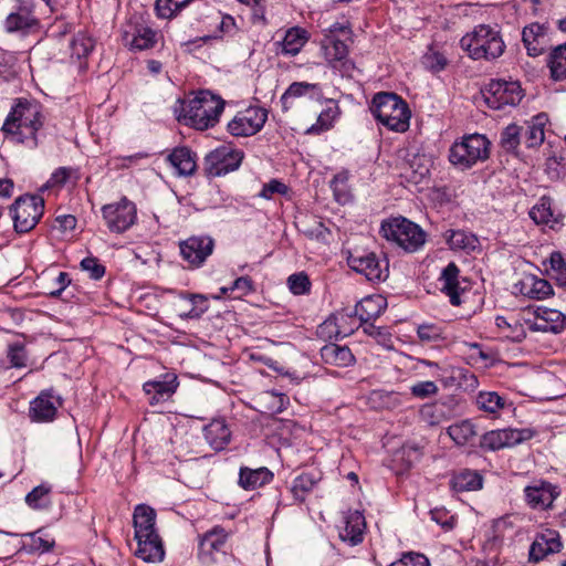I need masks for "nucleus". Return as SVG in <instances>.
I'll return each instance as SVG.
<instances>
[{"mask_svg":"<svg viewBox=\"0 0 566 566\" xmlns=\"http://www.w3.org/2000/svg\"><path fill=\"white\" fill-rule=\"evenodd\" d=\"M136 556L145 562H161L165 556L163 541L156 528V511L145 504L135 507L133 515Z\"/></svg>","mask_w":566,"mask_h":566,"instance_id":"1","label":"nucleus"},{"mask_svg":"<svg viewBox=\"0 0 566 566\" xmlns=\"http://www.w3.org/2000/svg\"><path fill=\"white\" fill-rule=\"evenodd\" d=\"M461 49L472 60L492 61L500 57L505 50L502 34L496 27L479 24L460 40Z\"/></svg>","mask_w":566,"mask_h":566,"instance_id":"2","label":"nucleus"},{"mask_svg":"<svg viewBox=\"0 0 566 566\" xmlns=\"http://www.w3.org/2000/svg\"><path fill=\"white\" fill-rule=\"evenodd\" d=\"M370 111L377 122L390 130L403 133L409 128L408 105L395 93H377L371 101Z\"/></svg>","mask_w":566,"mask_h":566,"instance_id":"3","label":"nucleus"},{"mask_svg":"<svg viewBox=\"0 0 566 566\" xmlns=\"http://www.w3.org/2000/svg\"><path fill=\"white\" fill-rule=\"evenodd\" d=\"M224 108V102L220 96L209 91H200L182 108L187 124L196 129L205 130L213 127Z\"/></svg>","mask_w":566,"mask_h":566,"instance_id":"4","label":"nucleus"},{"mask_svg":"<svg viewBox=\"0 0 566 566\" xmlns=\"http://www.w3.org/2000/svg\"><path fill=\"white\" fill-rule=\"evenodd\" d=\"M380 233L386 240L397 243L407 252L417 251L426 242L423 230L403 217L384 221L380 227Z\"/></svg>","mask_w":566,"mask_h":566,"instance_id":"5","label":"nucleus"},{"mask_svg":"<svg viewBox=\"0 0 566 566\" xmlns=\"http://www.w3.org/2000/svg\"><path fill=\"white\" fill-rule=\"evenodd\" d=\"M490 155V142L485 136L472 134L454 143L449 151V160L461 169H468L479 161H484Z\"/></svg>","mask_w":566,"mask_h":566,"instance_id":"6","label":"nucleus"},{"mask_svg":"<svg viewBox=\"0 0 566 566\" xmlns=\"http://www.w3.org/2000/svg\"><path fill=\"white\" fill-rule=\"evenodd\" d=\"M14 230L25 233L32 230L43 214L44 201L38 196H22L11 206Z\"/></svg>","mask_w":566,"mask_h":566,"instance_id":"7","label":"nucleus"},{"mask_svg":"<svg viewBox=\"0 0 566 566\" xmlns=\"http://www.w3.org/2000/svg\"><path fill=\"white\" fill-rule=\"evenodd\" d=\"M43 125L42 115L36 105L28 102H19L10 112L2 125L6 137L24 128L29 132H38Z\"/></svg>","mask_w":566,"mask_h":566,"instance_id":"8","label":"nucleus"},{"mask_svg":"<svg viewBox=\"0 0 566 566\" xmlns=\"http://www.w3.org/2000/svg\"><path fill=\"white\" fill-rule=\"evenodd\" d=\"M243 153L231 145H222L205 157V170L208 176L220 177L234 171L241 165Z\"/></svg>","mask_w":566,"mask_h":566,"instance_id":"9","label":"nucleus"},{"mask_svg":"<svg viewBox=\"0 0 566 566\" xmlns=\"http://www.w3.org/2000/svg\"><path fill=\"white\" fill-rule=\"evenodd\" d=\"M102 213L107 228L116 233L128 230L137 219L135 203L125 197L118 202L105 205L102 208Z\"/></svg>","mask_w":566,"mask_h":566,"instance_id":"10","label":"nucleus"},{"mask_svg":"<svg viewBox=\"0 0 566 566\" xmlns=\"http://www.w3.org/2000/svg\"><path fill=\"white\" fill-rule=\"evenodd\" d=\"M484 97L491 108L501 109L506 105L514 106L518 104L523 93L517 82L495 80L488 85Z\"/></svg>","mask_w":566,"mask_h":566,"instance_id":"11","label":"nucleus"},{"mask_svg":"<svg viewBox=\"0 0 566 566\" xmlns=\"http://www.w3.org/2000/svg\"><path fill=\"white\" fill-rule=\"evenodd\" d=\"M268 113L261 107H249L239 112L228 124V130L235 137L255 135L264 126Z\"/></svg>","mask_w":566,"mask_h":566,"instance_id":"12","label":"nucleus"},{"mask_svg":"<svg viewBox=\"0 0 566 566\" xmlns=\"http://www.w3.org/2000/svg\"><path fill=\"white\" fill-rule=\"evenodd\" d=\"M534 432L531 429H499L484 433L481 438V447L488 450H500L514 447L530 440Z\"/></svg>","mask_w":566,"mask_h":566,"instance_id":"13","label":"nucleus"},{"mask_svg":"<svg viewBox=\"0 0 566 566\" xmlns=\"http://www.w3.org/2000/svg\"><path fill=\"white\" fill-rule=\"evenodd\" d=\"M348 264L369 281H381L388 276V262L380 260L374 252L350 254Z\"/></svg>","mask_w":566,"mask_h":566,"instance_id":"14","label":"nucleus"},{"mask_svg":"<svg viewBox=\"0 0 566 566\" xmlns=\"http://www.w3.org/2000/svg\"><path fill=\"white\" fill-rule=\"evenodd\" d=\"M214 242L210 237H191L180 243V253L191 266H200L212 253Z\"/></svg>","mask_w":566,"mask_h":566,"instance_id":"15","label":"nucleus"},{"mask_svg":"<svg viewBox=\"0 0 566 566\" xmlns=\"http://www.w3.org/2000/svg\"><path fill=\"white\" fill-rule=\"evenodd\" d=\"M122 40L129 50L143 51L157 43V33L148 25L129 23L122 33Z\"/></svg>","mask_w":566,"mask_h":566,"instance_id":"16","label":"nucleus"},{"mask_svg":"<svg viewBox=\"0 0 566 566\" xmlns=\"http://www.w3.org/2000/svg\"><path fill=\"white\" fill-rule=\"evenodd\" d=\"M525 500L534 510H547L552 506L559 492L557 488L546 481H535L524 489Z\"/></svg>","mask_w":566,"mask_h":566,"instance_id":"17","label":"nucleus"},{"mask_svg":"<svg viewBox=\"0 0 566 566\" xmlns=\"http://www.w3.org/2000/svg\"><path fill=\"white\" fill-rule=\"evenodd\" d=\"M229 533L221 526H214L202 535L199 542L198 557L203 564L214 562L213 554L220 552L228 539Z\"/></svg>","mask_w":566,"mask_h":566,"instance_id":"18","label":"nucleus"},{"mask_svg":"<svg viewBox=\"0 0 566 566\" xmlns=\"http://www.w3.org/2000/svg\"><path fill=\"white\" fill-rule=\"evenodd\" d=\"M321 49L328 65L334 69H345L348 61V46L344 40L335 34H324Z\"/></svg>","mask_w":566,"mask_h":566,"instance_id":"19","label":"nucleus"},{"mask_svg":"<svg viewBox=\"0 0 566 566\" xmlns=\"http://www.w3.org/2000/svg\"><path fill=\"white\" fill-rule=\"evenodd\" d=\"M441 282V291L449 296L450 303L459 306L462 303L461 295L465 292V287L461 286L460 270L455 263H449L439 277Z\"/></svg>","mask_w":566,"mask_h":566,"instance_id":"20","label":"nucleus"},{"mask_svg":"<svg viewBox=\"0 0 566 566\" xmlns=\"http://www.w3.org/2000/svg\"><path fill=\"white\" fill-rule=\"evenodd\" d=\"M308 39V32L305 29L300 27L290 28L286 30L282 41L275 43L276 53L295 56L302 51Z\"/></svg>","mask_w":566,"mask_h":566,"instance_id":"21","label":"nucleus"},{"mask_svg":"<svg viewBox=\"0 0 566 566\" xmlns=\"http://www.w3.org/2000/svg\"><path fill=\"white\" fill-rule=\"evenodd\" d=\"M352 317V314L342 311L324 321L317 328V334L323 338H344L354 332V327H345L344 323Z\"/></svg>","mask_w":566,"mask_h":566,"instance_id":"22","label":"nucleus"},{"mask_svg":"<svg viewBox=\"0 0 566 566\" xmlns=\"http://www.w3.org/2000/svg\"><path fill=\"white\" fill-rule=\"evenodd\" d=\"M522 39L527 53L531 56L541 55L548 45L546 28L538 23H532L525 27L522 33Z\"/></svg>","mask_w":566,"mask_h":566,"instance_id":"23","label":"nucleus"},{"mask_svg":"<svg viewBox=\"0 0 566 566\" xmlns=\"http://www.w3.org/2000/svg\"><path fill=\"white\" fill-rule=\"evenodd\" d=\"M322 473L316 470L302 472L291 484V493L296 502H304L307 495L321 482Z\"/></svg>","mask_w":566,"mask_h":566,"instance_id":"24","label":"nucleus"},{"mask_svg":"<svg viewBox=\"0 0 566 566\" xmlns=\"http://www.w3.org/2000/svg\"><path fill=\"white\" fill-rule=\"evenodd\" d=\"M560 547L562 543L558 534L553 531H547V533L537 536L531 545L530 559L539 562L548 554L559 552Z\"/></svg>","mask_w":566,"mask_h":566,"instance_id":"25","label":"nucleus"},{"mask_svg":"<svg viewBox=\"0 0 566 566\" xmlns=\"http://www.w3.org/2000/svg\"><path fill=\"white\" fill-rule=\"evenodd\" d=\"M179 176H191L197 169V156L188 147H177L167 157Z\"/></svg>","mask_w":566,"mask_h":566,"instance_id":"26","label":"nucleus"},{"mask_svg":"<svg viewBox=\"0 0 566 566\" xmlns=\"http://www.w3.org/2000/svg\"><path fill=\"white\" fill-rule=\"evenodd\" d=\"M366 528L365 517L358 512H352L346 517L345 527L340 531L339 537L343 542L355 546L363 542Z\"/></svg>","mask_w":566,"mask_h":566,"instance_id":"27","label":"nucleus"},{"mask_svg":"<svg viewBox=\"0 0 566 566\" xmlns=\"http://www.w3.org/2000/svg\"><path fill=\"white\" fill-rule=\"evenodd\" d=\"M205 438L213 450L221 451L229 444L231 431L223 419H214L205 427Z\"/></svg>","mask_w":566,"mask_h":566,"instance_id":"28","label":"nucleus"},{"mask_svg":"<svg viewBox=\"0 0 566 566\" xmlns=\"http://www.w3.org/2000/svg\"><path fill=\"white\" fill-rule=\"evenodd\" d=\"M321 95V87L315 83L307 82H294L292 83L284 94L281 96L282 109L284 112L290 111L293 107V99L303 96L315 97Z\"/></svg>","mask_w":566,"mask_h":566,"instance_id":"29","label":"nucleus"},{"mask_svg":"<svg viewBox=\"0 0 566 566\" xmlns=\"http://www.w3.org/2000/svg\"><path fill=\"white\" fill-rule=\"evenodd\" d=\"M386 306V301L381 296H368L361 300L354 308L349 312L352 316H358L361 323H368L371 319L377 318Z\"/></svg>","mask_w":566,"mask_h":566,"instance_id":"30","label":"nucleus"},{"mask_svg":"<svg viewBox=\"0 0 566 566\" xmlns=\"http://www.w3.org/2000/svg\"><path fill=\"white\" fill-rule=\"evenodd\" d=\"M273 480V473L268 468L249 469L241 468L239 474V484L244 490H254L261 488Z\"/></svg>","mask_w":566,"mask_h":566,"instance_id":"31","label":"nucleus"},{"mask_svg":"<svg viewBox=\"0 0 566 566\" xmlns=\"http://www.w3.org/2000/svg\"><path fill=\"white\" fill-rule=\"evenodd\" d=\"M544 118L536 116L530 122L520 125L521 136H524V146L526 148H536L544 143Z\"/></svg>","mask_w":566,"mask_h":566,"instance_id":"32","label":"nucleus"},{"mask_svg":"<svg viewBox=\"0 0 566 566\" xmlns=\"http://www.w3.org/2000/svg\"><path fill=\"white\" fill-rule=\"evenodd\" d=\"M25 503L28 506L35 511H48L52 507V485L42 483L33 488L25 495Z\"/></svg>","mask_w":566,"mask_h":566,"instance_id":"33","label":"nucleus"},{"mask_svg":"<svg viewBox=\"0 0 566 566\" xmlns=\"http://www.w3.org/2000/svg\"><path fill=\"white\" fill-rule=\"evenodd\" d=\"M321 356L326 364L346 367L354 363L355 358L350 349L346 346L327 344L322 347Z\"/></svg>","mask_w":566,"mask_h":566,"instance_id":"34","label":"nucleus"},{"mask_svg":"<svg viewBox=\"0 0 566 566\" xmlns=\"http://www.w3.org/2000/svg\"><path fill=\"white\" fill-rule=\"evenodd\" d=\"M56 410L57 407L52 401V397L46 392H42L31 402L30 417L35 421H51Z\"/></svg>","mask_w":566,"mask_h":566,"instance_id":"35","label":"nucleus"},{"mask_svg":"<svg viewBox=\"0 0 566 566\" xmlns=\"http://www.w3.org/2000/svg\"><path fill=\"white\" fill-rule=\"evenodd\" d=\"M483 478L474 470L463 469L451 480L452 488L458 492L476 491L482 488Z\"/></svg>","mask_w":566,"mask_h":566,"instance_id":"36","label":"nucleus"},{"mask_svg":"<svg viewBox=\"0 0 566 566\" xmlns=\"http://www.w3.org/2000/svg\"><path fill=\"white\" fill-rule=\"evenodd\" d=\"M521 292L530 298L542 300L552 294V286L544 279L528 276L521 282Z\"/></svg>","mask_w":566,"mask_h":566,"instance_id":"37","label":"nucleus"},{"mask_svg":"<svg viewBox=\"0 0 566 566\" xmlns=\"http://www.w3.org/2000/svg\"><path fill=\"white\" fill-rule=\"evenodd\" d=\"M177 385L172 381H148L144 385L146 395L149 396L150 405L168 399L176 390Z\"/></svg>","mask_w":566,"mask_h":566,"instance_id":"38","label":"nucleus"},{"mask_svg":"<svg viewBox=\"0 0 566 566\" xmlns=\"http://www.w3.org/2000/svg\"><path fill=\"white\" fill-rule=\"evenodd\" d=\"M552 199L543 196L538 202L531 209L530 217L537 224H548L558 222V218L552 207Z\"/></svg>","mask_w":566,"mask_h":566,"instance_id":"39","label":"nucleus"},{"mask_svg":"<svg viewBox=\"0 0 566 566\" xmlns=\"http://www.w3.org/2000/svg\"><path fill=\"white\" fill-rule=\"evenodd\" d=\"M446 239L452 250H464L467 252L475 250L478 247V238L463 230H449Z\"/></svg>","mask_w":566,"mask_h":566,"instance_id":"40","label":"nucleus"},{"mask_svg":"<svg viewBox=\"0 0 566 566\" xmlns=\"http://www.w3.org/2000/svg\"><path fill=\"white\" fill-rule=\"evenodd\" d=\"M36 25V18L27 10L11 13L6 19V29L8 32L27 31L35 28Z\"/></svg>","mask_w":566,"mask_h":566,"instance_id":"41","label":"nucleus"},{"mask_svg":"<svg viewBox=\"0 0 566 566\" xmlns=\"http://www.w3.org/2000/svg\"><path fill=\"white\" fill-rule=\"evenodd\" d=\"M480 410L489 413H497L506 407V399L495 391H480L475 398Z\"/></svg>","mask_w":566,"mask_h":566,"instance_id":"42","label":"nucleus"},{"mask_svg":"<svg viewBox=\"0 0 566 566\" xmlns=\"http://www.w3.org/2000/svg\"><path fill=\"white\" fill-rule=\"evenodd\" d=\"M448 434L458 446H465L476 436V431L470 420H462L451 424Z\"/></svg>","mask_w":566,"mask_h":566,"instance_id":"43","label":"nucleus"},{"mask_svg":"<svg viewBox=\"0 0 566 566\" xmlns=\"http://www.w3.org/2000/svg\"><path fill=\"white\" fill-rule=\"evenodd\" d=\"M367 403L375 410L394 409L399 405V398L392 391L373 390L367 397Z\"/></svg>","mask_w":566,"mask_h":566,"instance_id":"44","label":"nucleus"},{"mask_svg":"<svg viewBox=\"0 0 566 566\" xmlns=\"http://www.w3.org/2000/svg\"><path fill=\"white\" fill-rule=\"evenodd\" d=\"M548 66L551 75L555 81L566 80V43L553 50Z\"/></svg>","mask_w":566,"mask_h":566,"instance_id":"45","label":"nucleus"},{"mask_svg":"<svg viewBox=\"0 0 566 566\" xmlns=\"http://www.w3.org/2000/svg\"><path fill=\"white\" fill-rule=\"evenodd\" d=\"M536 317L546 323L545 326H542L544 329H549L554 333L560 332L565 326V315L557 310L538 307Z\"/></svg>","mask_w":566,"mask_h":566,"instance_id":"46","label":"nucleus"},{"mask_svg":"<svg viewBox=\"0 0 566 566\" xmlns=\"http://www.w3.org/2000/svg\"><path fill=\"white\" fill-rule=\"evenodd\" d=\"M40 532L41 530H38L33 533L23 534L22 536L30 538V543L22 542L18 548V552H27L29 554L50 552L54 546V541H49L42 536H39L38 534Z\"/></svg>","mask_w":566,"mask_h":566,"instance_id":"47","label":"nucleus"},{"mask_svg":"<svg viewBox=\"0 0 566 566\" xmlns=\"http://www.w3.org/2000/svg\"><path fill=\"white\" fill-rule=\"evenodd\" d=\"M193 0H156L155 10L158 18L171 19Z\"/></svg>","mask_w":566,"mask_h":566,"instance_id":"48","label":"nucleus"},{"mask_svg":"<svg viewBox=\"0 0 566 566\" xmlns=\"http://www.w3.org/2000/svg\"><path fill=\"white\" fill-rule=\"evenodd\" d=\"M518 137H521L520 125H507L501 133L500 145L502 149L505 150L506 153L517 155L520 147Z\"/></svg>","mask_w":566,"mask_h":566,"instance_id":"49","label":"nucleus"},{"mask_svg":"<svg viewBox=\"0 0 566 566\" xmlns=\"http://www.w3.org/2000/svg\"><path fill=\"white\" fill-rule=\"evenodd\" d=\"M348 179L349 174L346 170H343L334 176L331 181V188L334 192L335 199L337 202L346 203L350 199V192L348 189Z\"/></svg>","mask_w":566,"mask_h":566,"instance_id":"50","label":"nucleus"},{"mask_svg":"<svg viewBox=\"0 0 566 566\" xmlns=\"http://www.w3.org/2000/svg\"><path fill=\"white\" fill-rule=\"evenodd\" d=\"M284 395L276 394L273 391L262 392L260 396L259 402L263 407L264 410L262 412L266 413H277L283 411L284 409Z\"/></svg>","mask_w":566,"mask_h":566,"instance_id":"51","label":"nucleus"},{"mask_svg":"<svg viewBox=\"0 0 566 566\" xmlns=\"http://www.w3.org/2000/svg\"><path fill=\"white\" fill-rule=\"evenodd\" d=\"M94 49V40L85 33H77L71 43L72 55L77 59L86 57Z\"/></svg>","mask_w":566,"mask_h":566,"instance_id":"52","label":"nucleus"},{"mask_svg":"<svg viewBox=\"0 0 566 566\" xmlns=\"http://www.w3.org/2000/svg\"><path fill=\"white\" fill-rule=\"evenodd\" d=\"M423 66L433 72L438 73L446 69L448 64V60L444 54L436 51L433 49H429L428 52L422 56Z\"/></svg>","mask_w":566,"mask_h":566,"instance_id":"53","label":"nucleus"},{"mask_svg":"<svg viewBox=\"0 0 566 566\" xmlns=\"http://www.w3.org/2000/svg\"><path fill=\"white\" fill-rule=\"evenodd\" d=\"M549 271L559 285L566 286V262L559 252H554L549 258Z\"/></svg>","mask_w":566,"mask_h":566,"instance_id":"54","label":"nucleus"},{"mask_svg":"<svg viewBox=\"0 0 566 566\" xmlns=\"http://www.w3.org/2000/svg\"><path fill=\"white\" fill-rule=\"evenodd\" d=\"M7 356L11 364V367L22 368L27 366V352L24 344L21 342H15L9 344Z\"/></svg>","mask_w":566,"mask_h":566,"instance_id":"55","label":"nucleus"},{"mask_svg":"<svg viewBox=\"0 0 566 566\" xmlns=\"http://www.w3.org/2000/svg\"><path fill=\"white\" fill-rule=\"evenodd\" d=\"M287 285L295 295H303L310 292L311 281L304 272L295 273L289 276Z\"/></svg>","mask_w":566,"mask_h":566,"instance_id":"56","label":"nucleus"},{"mask_svg":"<svg viewBox=\"0 0 566 566\" xmlns=\"http://www.w3.org/2000/svg\"><path fill=\"white\" fill-rule=\"evenodd\" d=\"M198 301L203 303L205 297L202 295L197 294H191L188 297H186L184 302H186L189 305V307L182 306V308H180L179 316L181 318H199L203 314L206 308H199L197 306Z\"/></svg>","mask_w":566,"mask_h":566,"instance_id":"57","label":"nucleus"},{"mask_svg":"<svg viewBox=\"0 0 566 566\" xmlns=\"http://www.w3.org/2000/svg\"><path fill=\"white\" fill-rule=\"evenodd\" d=\"M418 337L426 343L437 342L442 339V329L441 327L434 324H422L418 326L417 329Z\"/></svg>","mask_w":566,"mask_h":566,"instance_id":"58","label":"nucleus"},{"mask_svg":"<svg viewBox=\"0 0 566 566\" xmlns=\"http://www.w3.org/2000/svg\"><path fill=\"white\" fill-rule=\"evenodd\" d=\"M81 268L83 271L90 273L91 279L99 280L105 274V268L102 265L96 258L87 256L81 261Z\"/></svg>","mask_w":566,"mask_h":566,"instance_id":"59","label":"nucleus"},{"mask_svg":"<svg viewBox=\"0 0 566 566\" xmlns=\"http://www.w3.org/2000/svg\"><path fill=\"white\" fill-rule=\"evenodd\" d=\"M410 390L415 397L423 399V398L434 396L439 389H438V386L433 381L426 380V381H419V382L412 385Z\"/></svg>","mask_w":566,"mask_h":566,"instance_id":"60","label":"nucleus"},{"mask_svg":"<svg viewBox=\"0 0 566 566\" xmlns=\"http://www.w3.org/2000/svg\"><path fill=\"white\" fill-rule=\"evenodd\" d=\"M254 290L253 282L249 276L238 277L231 287H223L222 292L227 293L228 291L238 292L237 297L244 296L251 293Z\"/></svg>","mask_w":566,"mask_h":566,"instance_id":"61","label":"nucleus"},{"mask_svg":"<svg viewBox=\"0 0 566 566\" xmlns=\"http://www.w3.org/2000/svg\"><path fill=\"white\" fill-rule=\"evenodd\" d=\"M12 143L24 144L30 148H34L38 145L36 132H32L29 136V132L24 128L18 130V133L7 136Z\"/></svg>","mask_w":566,"mask_h":566,"instance_id":"62","label":"nucleus"},{"mask_svg":"<svg viewBox=\"0 0 566 566\" xmlns=\"http://www.w3.org/2000/svg\"><path fill=\"white\" fill-rule=\"evenodd\" d=\"M457 378L464 390H475L479 386L478 377L468 369H459Z\"/></svg>","mask_w":566,"mask_h":566,"instance_id":"63","label":"nucleus"},{"mask_svg":"<svg viewBox=\"0 0 566 566\" xmlns=\"http://www.w3.org/2000/svg\"><path fill=\"white\" fill-rule=\"evenodd\" d=\"M286 191H287V187L283 182L273 179L263 186V189H262L260 196L263 198L270 199L274 193L283 195Z\"/></svg>","mask_w":566,"mask_h":566,"instance_id":"64","label":"nucleus"}]
</instances>
